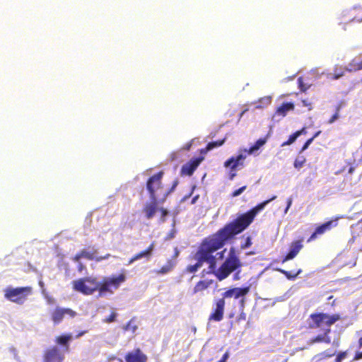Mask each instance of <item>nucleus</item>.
<instances>
[{"label": "nucleus", "instance_id": "obj_38", "mask_svg": "<svg viewBox=\"0 0 362 362\" xmlns=\"http://www.w3.org/2000/svg\"><path fill=\"white\" fill-rule=\"evenodd\" d=\"M347 356V351H341L340 352L336 359H335V362H341L342 360H344Z\"/></svg>", "mask_w": 362, "mask_h": 362}, {"label": "nucleus", "instance_id": "obj_10", "mask_svg": "<svg viewBox=\"0 0 362 362\" xmlns=\"http://www.w3.org/2000/svg\"><path fill=\"white\" fill-rule=\"evenodd\" d=\"M339 218V217L333 218L332 219L317 226L307 241L308 243L313 241L320 235H322L326 232L331 230L332 228H336L338 226Z\"/></svg>", "mask_w": 362, "mask_h": 362}, {"label": "nucleus", "instance_id": "obj_60", "mask_svg": "<svg viewBox=\"0 0 362 362\" xmlns=\"http://www.w3.org/2000/svg\"><path fill=\"white\" fill-rule=\"evenodd\" d=\"M172 156H173L172 157V160H174V158H175V154H172Z\"/></svg>", "mask_w": 362, "mask_h": 362}, {"label": "nucleus", "instance_id": "obj_33", "mask_svg": "<svg viewBox=\"0 0 362 362\" xmlns=\"http://www.w3.org/2000/svg\"><path fill=\"white\" fill-rule=\"evenodd\" d=\"M124 330H130L132 333L135 332L137 329V326L132 322V320L128 322V323L124 327Z\"/></svg>", "mask_w": 362, "mask_h": 362}, {"label": "nucleus", "instance_id": "obj_56", "mask_svg": "<svg viewBox=\"0 0 362 362\" xmlns=\"http://www.w3.org/2000/svg\"><path fill=\"white\" fill-rule=\"evenodd\" d=\"M83 265L81 263H80L78 265V270L81 271L83 269Z\"/></svg>", "mask_w": 362, "mask_h": 362}, {"label": "nucleus", "instance_id": "obj_18", "mask_svg": "<svg viewBox=\"0 0 362 362\" xmlns=\"http://www.w3.org/2000/svg\"><path fill=\"white\" fill-rule=\"evenodd\" d=\"M213 283V280H200L194 286L192 290L191 295H203L204 292L207 290Z\"/></svg>", "mask_w": 362, "mask_h": 362}, {"label": "nucleus", "instance_id": "obj_34", "mask_svg": "<svg viewBox=\"0 0 362 362\" xmlns=\"http://www.w3.org/2000/svg\"><path fill=\"white\" fill-rule=\"evenodd\" d=\"M158 211H159L160 213L161 221L164 222L165 221V217L168 215V211L163 207H160V208H158Z\"/></svg>", "mask_w": 362, "mask_h": 362}, {"label": "nucleus", "instance_id": "obj_57", "mask_svg": "<svg viewBox=\"0 0 362 362\" xmlns=\"http://www.w3.org/2000/svg\"><path fill=\"white\" fill-rule=\"evenodd\" d=\"M235 176V173H231L230 175V180H233Z\"/></svg>", "mask_w": 362, "mask_h": 362}, {"label": "nucleus", "instance_id": "obj_23", "mask_svg": "<svg viewBox=\"0 0 362 362\" xmlns=\"http://www.w3.org/2000/svg\"><path fill=\"white\" fill-rule=\"evenodd\" d=\"M347 71L346 70V67H342L339 65H336L334 67L333 73L329 74L328 75V78L331 80H338L343 76H344L345 72Z\"/></svg>", "mask_w": 362, "mask_h": 362}, {"label": "nucleus", "instance_id": "obj_41", "mask_svg": "<svg viewBox=\"0 0 362 362\" xmlns=\"http://www.w3.org/2000/svg\"><path fill=\"white\" fill-rule=\"evenodd\" d=\"M302 104L303 106L307 107L308 110H311L313 109L312 103L307 100H303Z\"/></svg>", "mask_w": 362, "mask_h": 362}, {"label": "nucleus", "instance_id": "obj_44", "mask_svg": "<svg viewBox=\"0 0 362 362\" xmlns=\"http://www.w3.org/2000/svg\"><path fill=\"white\" fill-rule=\"evenodd\" d=\"M292 198L289 197L288 199H287V206H286V208L285 209V213L287 212V211L288 210V209L291 207V204H292Z\"/></svg>", "mask_w": 362, "mask_h": 362}, {"label": "nucleus", "instance_id": "obj_59", "mask_svg": "<svg viewBox=\"0 0 362 362\" xmlns=\"http://www.w3.org/2000/svg\"><path fill=\"white\" fill-rule=\"evenodd\" d=\"M362 223V218L358 221V224Z\"/></svg>", "mask_w": 362, "mask_h": 362}, {"label": "nucleus", "instance_id": "obj_28", "mask_svg": "<svg viewBox=\"0 0 362 362\" xmlns=\"http://www.w3.org/2000/svg\"><path fill=\"white\" fill-rule=\"evenodd\" d=\"M306 160H307L304 156L297 157L293 163L294 168L298 170L300 169L305 165Z\"/></svg>", "mask_w": 362, "mask_h": 362}, {"label": "nucleus", "instance_id": "obj_21", "mask_svg": "<svg viewBox=\"0 0 362 362\" xmlns=\"http://www.w3.org/2000/svg\"><path fill=\"white\" fill-rule=\"evenodd\" d=\"M346 70L348 72H356L362 70V57L359 55L352 59L346 66Z\"/></svg>", "mask_w": 362, "mask_h": 362}, {"label": "nucleus", "instance_id": "obj_35", "mask_svg": "<svg viewBox=\"0 0 362 362\" xmlns=\"http://www.w3.org/2000/svg\"><path fill=\"white\" fill-rule=\"evenodd\" d=\"M246 188H247V185H244V186L240 187L239 189L233 191L231 194V197H235L240 195L246 189Z\"/></svg>", "mask_w": 362, "mask_h": 362}, {"label": "nucleus", "instance_id": "obj_1", "mask_svg": "<svg viewBox=\"0 0 362 362\" xmlns=\"http://www.w3.org/2000/svg\"><path fill=\"white\" fill-rule=\"evenodd\" d=\"M276 198V196H273L258 204L248 211L238 215L235 219L226 224L214 234L203 239L194 255V259L197 262L194 264L187 265L185 272L194 274L202 267L204 262L209 264V270L214 269L216 267V259L214 253L222 248L236 235L243 232L253 222L257 214Z\"/></svg>", "mask_w": 362, "mask_h": 362}, {"label": "nucleus", "instance_id": "obj_13", "mask_svg": "<svg viewBox=\"0 0 362 362\" xmlns=\"http://www.w3.org/2000/svg\"><path fill=\"white\" fill-rule=\"evenodd\" d=\"M303 247V238H300L298 240H293L291 242L289 246L288 252L284 257L282 263H284L288 260L295 258L300 251Z\"/></svg>", "mask_w": 362, "mask_h": 362}, {"label": "nucleus", "instance_id": "obj_14", "mask_svg": "<svg viewBox=\"0 0 362 362\" xmlns=\"http://www.w3.org/2000/svg\"><path fill=\"white\" fill-rule=\"evenodd\" d=\"M203 157L192 158L189 162L183 165L180 170L181 175L191 176L203 160Z\"/></svg>", "mask_w": 362, "mask_h": 362}, {"label": "nucleus", "instance_id": "obj_24", "mask_svg": "<svg viewBox=\"0 0 362 362\" xmlns=\"http://www.w3.org/2000/svg\"><path fill=\"white\" fill-rule=\"evenodd\" d=\"M330 332V329H327L323 334H319L314 338L310 339L311 344L315 343H321L324 342L326 344H329L331 342L330 337L328 336V334Z\"/></svg>", "mask_w": 362, "mask_h": 362}, {"label": "nucleus", "instance_id": "obj_61", "mask_svg": "<svg viewBox=\"0 0 362 362\" xmlns=\"http://www.w3.org/2000/svg\"><path fill=\"white\" fill-rule=\"evenodd\" d=\"M40 284L41 286H42V285H43L42 282H41V281L40 282Z\"/></svg>", "mask_w": 362, "mask_h": 362}, {"label": "nucleus", "instance_id": "obj_58", "mask_svg": "<svg viewBox=\"0 0 362 362\" xmlns=\"http://www.w3.org/2000/svg\"><path fill=\"white\" fill-rule=\"evenodd\" d=\"M192 191L189 193V194L188 196L185 197V198L189 197L192 195Z\"/></svg>", "mask_w": 362, "mask_h": 362}, {"label": "nucleus", "instance_id": "obj_42", "mask_svg": "<svg viewBox=\"0 0 362 362\" xmlns=\"http://www.w3.org/2000/svg\"><path fill=\"white\" fill-rule=\"evenodd\" d=\"M241 313H240L238 317V321H240V320H245L246 319V315L245 313L243 312V309H241Z\"/></svg>", "mask_w": 362, "mask_h": 362}, {"label": "nucleus", "instance_id": "obj_43", "mask_svg": "<svg viewBox=\"0 0 362 362\" xmlns=\"http://www.w3.org/2000/svg\"><path fill=\"white\" fill-rule=\"evenodd\" d=\"M81 258H83L82 256L81 251L78 253H77L74 257L73 259L74 262H78Z\"/></svg>", "mask_w": 362, "mask_h": 362}, {"label": "nucleus", "instance_id": "obj_2", "mask_svg": "<svg viewBox=\"0 0 362 362\" xmlns=\"http://www.w3.org/2000/svg\"><path fill=\"white\" fill-rule=\"evenodd\" d=\"M126 280L127 276L122 272L118 275L105 276L100 281L93 276L80 278L73 281L72 286L74 291L83 295L90 296L98 291V296L103 297L107 294H112Z\"/></svg>", "mask_w": 362, "mask_h": 362}, {"label": "nucleus", "instance_id": "obj_19", "mask_svg": "<svg viewBox=\"0 0 362 362\" xmlns=\"http://www.w3.org/2000/svg\"><path fill=\"white\" fill-rule=\"evenodd\" d=\"M154 242L151 243V245L145 250H143L132 257V258H130L128 262V264H131L135 261L140 259L141 258H146L147 259H148L152 255V252L154 249Z\"/></svg>", "mask_w": 362, "mask_h": 362}, {"label": "nucleus", "instance_id": "obj_47", "mask_svg": "<svg viewBox=\"0 0 362 362\" xmlns=\"http://www.w3.org/2000/svg\"><path fill=\"white\" fill-rule=\"evenodd\" d=\"M296 133H299V136L302 134H305L306 133L305 128L303 127L301 129L296 131Z\"/></svg>", "mask_w": 362, "mask_h": 362}, {"label": "nucleus", "instance_id": "obj_52", "mask_svg": "<svg viewBox=\"0 0 362 362\" xmlns=\"http://www.w3.org/2000/svg\"><path fill=\"white\" fill-rule=\"evenodd\" d=\"M198 198H199V195H196L195 197H194L192 200V204H194L197 202Z\"/></svg>", "mask_w": 362, "mask_h": 362}, {"label": "nucleus", "instance_id": "obj_36", "mask_svg": "<svg viewBox=\"0 0 362 362\" xmlns=\"http://www.w3.org/2000/svg\"><path fill=\"white\" fill-rule=\"evenodd\" d=\"M117 317V313L115 312H112L108 317H107L105 319L103 320L104 322L106 323H111L115 321Z\"/></svg>", "mask_w": 362, "mask_h": 362}, {"label": "nucleus", "instance_id": "obj_12", "mask_svg": "<svg viewBox=\"0 0 362 362\" xmlns=\"http://www.w3.org/2000/svg\"><path fill=\"white\" fill-rule=\"evenodd\" d=\"M295 105L292 102H284L281 105L276 107L274 113L272 115V119L279 121L285 117L289 112L293 111Z\"/></svg>", "mask_w": 362, "mask_h": 362}, {"label": "nucleus", "instance_id": "obj_45", "mask_svg": "<svg viewBox=\"0 0 362 362\" xmlns=\"http://www.w3.org/2000/svg\"><path fill=\"white\" fill-rule=\"evenodd\" d=\"M228 356H229L228 353V352L225 353L223 355L221 359L219 360L218 362H226V360L228 358Z\"/></svg>", "mask_w": 362, "mask_h": 362}, {"label": "nucleus", "instance_id": "obj_40", "mask_svg": "<svg viewBox=\"0 0 362 362\" xmlns=\"http://www.w3.org/2000/svg\"><path fill=\"white\" fill-rule=\"evenodd\" d=\"M339 107H337L336 112L329 119V121H328L329 124H332L339 118Z\"/></svg>", "mask_w": 362, "mask_h": 362}, {"label": "nucleus", "instance_id": "obj_3", "mask_svg": "<svg viewBox=\"0 0 362 362\" xmlns=\"http://www.w3.org/2000/svg\"><path fill=\"white\" fill-rule=\"evenodd\" d=\"M241 266L242 264L239 258L234 252H230L229 256L218 269H216V267L213 270H209V272L213 273L218 281H222Z\"/></svg>", "mask_w": 362, "mask_h": 362}, {"label": "nucleus", "instance_id": "obj_27", "mask_svg": "<svg viewBox=\"0 0 362 362\" xmlns=\"http://www.w3.org/2000/svg\"><path fill=\"white\" fill-rule=\"evenodd\" d=\"M276 271L284 274L288 280H294L302 272V269H298L297 272L292 273L283 269H276Z\"/></svg>", "mask_w": 362, "mask_h": 362}, {"label": "nucleus", "instance_id": "obj_37", "mask_svg": "<svg viewBox=\"0 0 362 362\" xmlns=\"http://www.w3.org/2000/svg\"><path fill=\"white\" fill-rule=\"evenodd\" d=\"M298 88H300V90L302 92H305L308 89V88L305 86V85L303 83V77H299L298 78Z\"/></svg>", "mask_w": 362, "mask_h": 362}, {"label": "nucleus", "instance_id": "obj_29", "mask_svg": "<svg viewBox=\"0 0 362 362\" xmlns=\"http://www.w3.org/2000/svg\"><path fill=\"white\" fill-rule=\"evenodd\" d=\"M225 141H226V138H224L221 140L209 142L206 146V150L210 151L214 148L219 147L224 144Z\"/></svg>", "mask_w": 362, "mask_h": 362}, {"label": "nucleus", "instance_id": "obj_49", "mask_svg": "<svg viewBox=\"0 0 362 362\" xmlns=\"http://www.w3.org/2000/svg\"><path fill=\"white\" fill-rule=\"evenodd\" d=\"M225 252H226V250H222L221 252H218V253L216 254V255H219V258H220V259H223V255H224Z\"/></svg>", "mask_w": 362, "mask_h": 362}, {"label": "nucleus", "instance_id": "obj_25", "mask_svg": "<svg viewBox=\"0 0 362 362\" xmlns=\"http://www.w3.org/2000/svg\"><path fill=\"white\" fill-rule=\"evenodd\" d=\"M267 138L268 136H267L264 138L257 140L255 144L252 145L248 150L244 149L243 151L245 153H247V154L253 153L255 151H257L260 147H262L266 144Z\"/></svg>", "mask_w": 362, "mask_h": 362}, {"label": "nucleus", "instance_id": "obj_4", "mask_svg": "<svg viewBox=\"0 0 362 362\" xmlns=\"http://www.w3.org/2000/svg\"><path fill=\"white\" fill-rule=\"evenodd\" d=\"M341 319L339 314L329 315L326 313H313L309 316L308 326L311 329H315L325 325L328 327Z\"/></svg>", "mask_w": 362, "mask_h": 362}, {"label": "nucleus", "instance_id": "obj_46", "mask_svg": "<svg viewBox=\"0 0 362 362\" xmlns=\"http://www.w3.org/2000/svg\"><path fill=\"white\" fill-rule=\"evenodd\" d=\"M362 358V351L357 352L354 356V360H359Z\"/></svg>", "mask_w": 362, "mask_h": 362}, {"label": "nucleus", "instance_id": "obj_6", "mask_svg": "<svg viewBox=\"0 0 362 362\" xmlns=\"http://www.w3.org/2000/svg\"><path fill=\"white\" fill-rule=\"evenodd\" d=\"M32 293L33 288L31 286L7 288L5 290L4 297L11 302L21 305Z\"/></svg>", "mask_w": 362, "mask_h": 362}, {"label": "nucleus", "instance_id": "obj_8", "mask_svg": "<svg viewBox=\"0 0 362 362\" xmlns=\"http://www.w3.org/2000/svg\"><path fill=\"white\" fill-rule=\"evenodd\" d=\"M63 351L57 346L46 348L42 353V362H64Z\"/></svg>", "mask_w": 362, "mask_h": 362}, {"label": "nucleus", "instance_id": "obj_50", "mask_svg": "<svg viewBox=\"0 0 362 362\" xmlns=\"http://www.w3.org/2000/svg\"><path fill=\"white\" fill-rule=\"evenodd\" d=\"M192 146V143H188L185 145V146L183 148V149L186 150V151H189L190 149Z\"/></svg>", "mask_w": 362, "mask_h": 362}, {"label": "nucleus", "instance_id": "obj_20", "mask_svg": "<svg viewBox=\"0 0 362 362\" xmlns=\"http://www.w3.org/2000/svg\"><path fill=\"white\" fill-rule=\"evenodd\" d=\"M90 250H81V252H82V256L83 258H86L87 259H89V260H95L97 262H100V261H102L103 259H107L110 255V254H107L104 257H97L96 254H97V250L94 248V247H90Z\"/></svg>", "mask_w": 362, "mask_h": 362}, {"label": "nucleus", "instance_id": "obj_55", "mask_svg": "<svg viewBox=\"0 0 362 362\" xmlns=\"http://www.w3.org/2000/svg\"><path fill=\"white\" fill-rule=\"evenodd\" d=\"M354 171V167H351L349 169V173H352Z\"/></svg>", "mask_w": 362, "mask_h": 362}, {"label": "nucleus", "instance_id": "obj_48", "mask_svg": "<svg viewBox=\"0 0 362 362\" xmlns=\"http://www.w3.org/2000/svg\"><path fill=\"white\" fill-rule=\"evenodd\" d=\"M251 241H250V238H247V241L245 243V245L244 246V247H248L251 245Z\"/></svg>", "mask_w": 362, "mask_h": 362}, {"label": "nucleus", "instance_id": "obj_31", "mask_svg": "<svg viewBox=\"0 0 362 362\" xmlns=\"http://www.w3.org/2000/svg\"><path fill=\"white\" fill-rule=\"evenodd\" d=\"M299 136V133H296L294 132L293 134H291L288 139L287 141H284L281 146H288V145H291L293 143L295 142V141L296 140V139Z\"/></svg>", "mask_w": 362, "mask_h": 362}, {"label": "nucleus", "instance_id": "obj_7", "mask_svg": "<svg viewBox=\"0 0 362 362\" xmlns=\"http://www.w3.org/2000/svg\"><path fill=\"white\" fill-rule=\"evenodd\" d=\"M250 291V286L245 287H235L226 291L222 293V297L226 298H233L235 299H240L239 305L241 309H244L245 305V296L248 294Z\"/></svg>", "mask_w": 362, "mask_h": 362}, {"label": "nucleus", "instance_id": "obj_5", "mask_svg": "<svg viewBox=\"0 0 362 362\" xmlns=\"http://www.w3.org/2000/svg\"><path fill=\"white\" fill-rule=\"evenodd\" d=\"M163 175V171H159L148 179L146 189L151 199H158L160 196L163 197L164 189L162 184Z\"/></svg>", "mask_w": 362, "mask_h": 362}, {"label": "nucleus", "instance_id": "obj_39", "mask_svg": "<svg viewBox=\"0 0 362 362\" xmlns=\"http://www.w3.org/2000/svg\"><path fill=\"white\" fill-rule=\"evenodd\" d=\"M313 141V138H310L309 139H308L305 144H303V146H302L300 151V153H302L303 151H304L305 150H306L308 146L311 144V143Z\"/></svg>", "mask_w": 362, "mask_h": 362}, {"label": "nucleus", "instance_id": "obj_63", "mask_svg": "<svg viewBox=\"0 0 362 362\" xmlns=\"http://www.w3.org/2000/svg\"><path fill=\"white\" fill-rule=\"evenodd\" d=\"M361 83H362V78H361Z\"/></svg>", "mask_w": 362, "mask_h": 362}, {"label": "nucleus", "instance_id": "obj_17", "mask_svg": "<svg viewBox=\"0 0 362 362\" xmlns=\"http://www.w3.org/2000/svg\"><path fill=\"white\" fill-rule=\"evenodd\" d=\"M158 199H151V202H146L142 209L146 219H151L158 211Z\"/></svg>", "mask_w": 362, "mask_h": 362}, {"label": "nucleus", "instance_id": "obj_51", "mask_svg": "<svg viewBox=\"0 0 362 362\" xmlns=\"http://www.w3.org/2000/svg\"><path fill=\"white\" fill-rule=\"evenodd\" d=\"M321 133V131H318L317 132L315 133V134L313 136L312 138H313V140L317 137Z\"/></svg>", "mask_w": 362, "mask_h": 362}, {"label": "nucleus", "instance_id": "obj_22", "mask_svg": "<svg viewBox=\"0 0 362 362\" xmlns=\"http://www.w3.org/2000/svg\"><path fill=\"white\" fill-rule=\"evenodd\" d=\"M348 21L361 23L362 22V8H354L347 13Z\"/></svg>", "mask_w": 362, "mask_h": 362}, {"label": "nucleus", "instance_id": "obj_53", "mask_svg": "<svg viewBox=\"0 0 362 362\" xmlns=\"http://www.w3.org/2000/svg\"><path fill=\"white\" fill-rule=\"evenodd\" d=\"M358 347L359 348L362 347V337L358 340Z\"/></svg>", "mask_w": 362, "mask_h": 362}, {"label": "nucleus", "instance_id": "obj_16", "mask_svg": "<svg viewBox=\"0 0 362 362\" xmlns=\"http://www.w3.org/2000/svg\"><path fill=\"white\" fill-rule=\"evenodd\" d=\"M246 155L242 153L236 156H232L224 162L225 168H230L231 170H235L238 166H244V160Z\"/></svg>", "mask_w": 362, "mask_h": 362}, {"label": "nucleus", "instance_id": "obj_62", "mask_svg": "<svg viewBox=\"0 0 362 362\" xmlns=\"http://www.w3.org/2000/svg\"><path fill=\"white\" fill-rule=\"evenodd\" d=\"M361 83H362V78H361Z\"/></svg>", "mask_w": 362, "mask_h": 362}, {"label": "nucleus", "instance_id": "obj_32", "mask_svg": "<svg viewBox=\"0 0 362 362\" xmlns=\"http://www.w3.org/2000/svg\"><path fill=\"white\" fill-rule=\"evenodd\" d=\"M179 183V181L177 179L175 180L173 182V185L171 186V187L169 189V190H168L167 192H164V194H163V198L162 199V202L165 201V199H166V197L171 193L173 192L175 189L176 188V187L177 186Z\"/></svg>", "mask_w": 362, "mask_h": 362}, {"label": "nucleus", "instance_id": "obj_30", "mask_svg": "<svg viewBox=\"0 0 362 362\" xmlns=\"http://www.w3.org/2000/svg\"><path fill=\"white\" fill-rule=\"evenodd\" d=\"M71 339V336L67 334L61 335L57 337L56 342L61 345H66Z\"/></svg>", "mask_w": 362, "mask_h": 362}, {"label": "nucleus", "instance_id": "obj_26", "mask_svg": "<svg viewBox=\"0 0 362 362\" xmlns=\"http://www.w3.org/2000/svg\"><path fill=\"white\" fill-rule=\"evenodd\" d=\"M175 266V262L173 259H168L166 263L156 272L158 274H165L170 272Z\"/></svg>", "mask_w": 362, "mask_h": 362}, {"label": "nucleus", "instance_id": "obj_15", "mask_svg": "<svg viewBox=\"0 0 362 362\" xmlns=\"http://www.w3.org/2000/svg\"><path fill=\"white\" fill-rule=\"evenodd\" d=\"M124 358L126 362H147L148 361L147 356L139 348L128 352Z\"/></svg>", "mask_w": 362, "mask_h": 362}, {"label": "nucleus", "instance_id": "obj_11", "mask_svg": "<svg viewBox=\"0 0 362 362\" xmlns=\"http://www.w3.org/2000/svg\"><path fill=\"white\" fill-rule=\"evenodd\" d=\"M67 315L74 318L76 316V313L71 308H56L51 314V318L54 325L59 324L64 316Z\"/></svg>", "mask_w": 362, "mask_h": 362}, {"label": "nucleus", "instance_id": "obj_9", "mask_svg": "<svg viewBox=\"0 0 362 362\" xmlns=\"http://www.w3.org/2000/svg\"><path fill=\"white\" fill-rule=\"evenodd\" d=\"M226 300L223 297L215 299L213 302L212 311L210 313L209 322H220L223 319Z\"/></svg>", "mask_w": 362, "mask_h": 362}, {"label": "nucleus", "instance_id": "obj_54", "mask_svg": "<svg viewBox=\"0 0 362 362\" xmlns=\"http://www.w3.org/2000/svg\"><path fill=\"white\" fill-rule=\"evenodd\" d=\"M86 332V331H83V332H81L78 333V334L76 335V337H81V336H82V335H83Z\"/></svg>", "mask_w": 362, "mask_h": 362}]
</instances>
